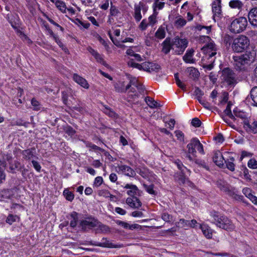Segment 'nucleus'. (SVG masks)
Instances as JSON below:
<instances>
[{"label":"nucleus","mask_w":257,"mask_h":257,"mask_svg":"<svg viewBox=\"0 0 257 257\" xmlns=\"http://www.w3.org/2000/svg\"><path fill=\"white\" fill-rule=\"evenodd\" d=\"M212 223L217 227L227 231H232L234 229V225L232 221L226 216L221 215L218 212L211 213Z\"/></svg>","instance_id":"1"},{"label":"nucleus","mask_w":257,"mask_h":257,"mask_svg":"<svg viewBox=\"0 0 257 257\" xmlns=\"http://www.w3.org/2000/svg\"><path fill=\"white\" fill-rule=\"evenodd\" d=\"M249 45V40L245 36L241 35L234 39L231 49L234 52L240 53L245 50Z\"/></svg>","instance_id":"2"},{"label":"nucleus","mask_w":257,"mask_h":257,"mask_svg":"<svg viewBox=\"0 0 257 257\" xmlns=\"http://www.w3.org/2000/svg\"><path fill=\"white\" fill-rule=\"evenodd\" d=\"M234 65L241 70V67L252 62L254 59V53L251 52H246L240 56H233Z\"/></svg>","instance_id":"3"},{"label":"nucleus","mask_w":257,"mask_h":257,"mask_svg":"<svg viewBox=\"0 0 257 257\" xmlns=\"http://www.w3.org/2000/svg\"><path fill=\"white\" fill-rule=\"evenodd\" d=\"M247 25V21L244 17H239L233 20L229 26V31L234 34L243 31Z\"/></svg>","instance_id":"4"},{"label":"nucleus","mask_w":257,"mask_h":257,"mask_svg":"<svg viewBox=\"0 0 257 257\" xmlns=\"http://www.w3.org/2000/svg\"><path fill=\"white\" fill-rule=\"evenodd\" d=\"M188 153L192 154L193 156H196V150L201 154H204V152L202 144L197 138H193L190 143L187 145Z\"/></svg>","instance_id":"5"},{"label":"nucleus","mask_w":257,"mask_h":257,"mask_svg":"<svg viewBox=\"0 0 257 257\" xmlns=\"http://www.w3.org/2000/svg\"><path fill=\"white\" fill-rule=\"evenodd\" d=\"M188 42L186 39H175L172 43V49L177 55H181L187 47Z\"/></svg>","instance_id":"6"},{"label":"nucleus","mask_w":257,"mask_h":257,"mask_svg":"<svg viewBox=\"0 0 257 257\" xmlns=\"http://www.w3.org/2000/svg\"><path fill=\"white\" fill-rule=\"evenodd\" d=\"M222 79L229 85H234L237 83L235 74L229 68H225L222 71Z\"/></svg>","instance_id":"7"},{"label":"nucleus","mask_w":257,"mask_h":257,"mask_svg":"<svg viewBox=\"0 0 257 257\" xmlns=\"http://www.w3.org/2000/svg\"><path fill=\"white\" fill-rule=\"evenodd\" d=\"M148 9V7L143 2H140L139 4L135 5L134 17L137 22H139L142 18L141 11H142L143 14H145Z\"/></svg>","instance_id":"8"},{"label":"nucleus","mask_w":257,"mask_h":257,"mask_svg":"<svg viewBox=\"0 0 257 257\" xmlns=\"http://www.w3.org/2000/svg\"><path fill=\"white\" fill-rule=\"evenodd\" d=\"M202 51L206 54L208 59H211L216 54L217 48L215 44L213 42H210L203 46Z\"/></svg>","instance_id":"9"},{"label":"nucleus","mask_w":257,"mask_h":257,"mask_svg":"<svg viewBox=\"0 0 257 257\" xmlns=\"http://www.w3.org/2000/svg\"><path fill=\"white\" fill-rule=\"evenodd\" d=\"M102 241H104L102 242H98L96 241H90V244L94 246H98L102 247H107V248H121L123 247L122 244H114L110 242L109 240L107 239L106 238H103L102 239Z\"/></svg>","instance_id":"10"},{"label":"nucleus","mask_w":257,"mask_h":257,"mask_svg":"<svg viewBox=\"0 0 257 257\" xmlns=\"http://www.w3.org/2000/svg\"><path fill=\"white\" fill-rule=\"evenodd\" d=\"M243 127L248 134H257V121L250 123L248 119H245L242 122Z\"/></svg>","instance_id":"11"},{"label":"nucleus","mask_w":257,"mask_h":257,"mask_svg":"<svg viewBox=\"0 0 257 257\" xmlns=\"http://www.w3.org/2000/svg\"><path fill=\"white\" fill-rule=\"evenodd\" d=\"M98 224V221L94 218L83 220L80 222V225L84 230L96 227Z\"/></svg>","instance_id":"12"},{"label":"nucleus","mask_w":257,"mask_h":257,"mask_svg":"<svg viewBox=\"0 0 257 257\" xmlns=\"http://www.w3.org/2000/svg\"><path fill=\"white\" fill-rule=\"evenodd\" d=\"M174 178L176 182L179 184H187L189 185L191 183L188 180V178L184 175L183 171L180 173H176L174 175Z\"/></svg>","instance_id":"13"},{"label":"nucleus","mask_w":257,"mask_h":257,"mask_svg":"<svg viewBox=\"0 0 257 257\" xmlns=\"http://www.w3.org/2000/svg\"><path fill=\"white\" fill-rule=\"evenodd\" d=\"M248 18L250 24L257 27V7L250 10L248 14Z\"/></svg>","instance_id":"14"},{"label":"nucleus","mask_w":257,"mask_h":257,"mask_svg":"<svg viewBox=\"0 0 257 257\" xmlns=\"http://www.w3.org/2000/svg\"><path fill=\"white\" fill-rule=\"evenodd\" d=\"M126 203L133 208H139L142 206V202L137 197H128Z\"/></svg>","instance_id":"15"},{"label":"nucleus","mask_w":257,"mask_h":257,"mask_svg":"<svg viewBox=\"0 0 257 257\" xmlns=\"http://www.w3.org/2000/svg\"><path fill=\"white\" fill-rule=\"evenodd\" d=\"M216 185L223 192H227L230 191V185L224 180L218 179L216 181Z\"/></svg>","instance_id":"16"},{"label":"nucleus","mask_w":257,"mask_h":257,"mask_svg":"<svg viewBox=\"0 0 257 257\" xmlns=\"http://www.w3.org/2000/svg\"><path fill=\"white\" fill-rule=\"evenodd\" d=\"M123 188L126 189H128L127 191V194L132 197H135L139 191L137 186L133 184H126L123 187Z\"/></svg>","instance_id":"17"},{"label":"nucleus","mask_w":257,"mask_h":257,"mask_svg":"<svg viewBox=\"0 0 257 257\" xmlns=\"http://www.w3.org/2000/svg\"><path fill=\"white\" fill-rule=\"evenodd\" d=\"M73 79L76 83L79 84L80 85H81L84 88H89V85L87 81L86 80V79H84V78H82V77L80 76L79 75L76 74H74L73 75Z\"/></svg>","instance_id":"18"},{"label":"nucleus","mask_w":257,"mask_h":257,"mask_svg":"<svg viewBox=\"0 0 257 257\" xmlns=\"http://www.w3.org/2000/svg\"><path fill=\"white\" fill-rule=\"evenodd\" d=\"M212 12L214 16L220 17L221 13V0H215L212 4Z\"/></svg>","instance_id":"19"},{"label":"nucleus","mask_w":257,"mask_h":257,"mask_svg":"<svg viewBox=\"0 0 257 257\" xmlns=\"http://www.w3.org/2000/svg\"><path fill=\"white\" fill-rule=\"evenodd\" d=\"M119 171L124 173L125 175L133 177L136 174L135 172L130 167L126 165H121L118 166Z\"/></svg>","instance_id":"20"},{"label":"nucleus","mask_w":257,"mask_h":257,"mask_svg":"<svg viewBox=\"0 0 257 257\" xmlns=\"http://www.w3.org/2000/svg\"><path fill=\"white\" fill-rule=\"evenodd\" d=\"M166 36V29L165 27L161 26L157 30L155 34L154 37H152V40H162L164 39Z\"/></svg>","instance_id":"21"},{"label":"nucleus","mask_w":257,"mask_h":257,"mask_svg":"<svg viewBox=\"0 0 257 257\" xmlns=\"http://www.w3.org/2000/svg\"><path fill=\"white\" fill-rule=\"evenodd\" d=\"M194 52V51L193 49L187 50L183 57V60L187 63H194L195 60L193 58Z\"/></svg>","instance_id":"22"},{"label":"nucleus","mask_w":257,"mask_h":257,"mask_svg":"<svg viewBox=\"0 0 257 257\" xmlns=\"http://www.w3.org/2000/svg\"><path fill=\"white\" fill-rule=\"evenodd\" d=\"M224 160L223 157L220 151H217L214 153L213 160L217 166H223Z\"/></svg>","instance_id":"23"},{"label":"nucleus","mask_w":257,"mask_h":257,"mask_svg":"<svg viewBox=\"0 0 257 257\" xmlns=\"http://www.w3.org/2000/svg\"><path fill=\"white\" fill-rule=\"evenodd\" d=\"M162 51L165 54H167L172 49V43H171V39L169 37L167 38L162 43Z\"/></svg>","instance_id":"24"},{"label":"nucleus","mask_w":257,"mask_h":257,"mask_svg":"<svg viewBox=\"0 0 257 257\" xmlns=\"http://www.w3.org/2000/svg\"><path fill=\"white\" fill-rule=\"evenodd\" d=\"M35 148H32L31 149L23 151L22 155L23 156V158L25 160H30L34 157V151H35Z\"/></svg>","instance_id":"25"},{"label":"nucleus","mask_w":257,"mask_h":257,"mask_svg":"<svg viewBox=\"0 0 257 257\" xmlns=\"http://www.w3.org/2000/svg\"><path fill=\"white\" fill-rule=\"evenodd\" d=\"M113 86L114 87L115 90L118 92H125L128 90L126 89V87H124V84L123 82L118 81L117 82H115L113 84Z\"/></svg>","instance_id":"26"},{"label":"nucleus","mask_w":257,"mask_h":257,"mask_svg":"<svg viewBox=\"0 0 257 257\" xmlns=\"http://www.w3.org/2000/svg\"><path fill=\"white\" fill-rule=\"evenodd\" d=\"M200 228L205 236L207 238H211L212 236V230L208 225L202 224L200 225Z\"/></svg>","instance_id":"27"},{"label":"nucleus","mask_w":257,"mask_h":257,"mask_svg":"<svg viewBox=\"0 0 257 257\" xmlns=\"http://www.w3.org/2000/svg\"><path fill=\"white\" fill-rule=\"evenodd\" d=\"M165 0H154L153 4L154 11L157 12L158 10H162L165 6Z\"/></svg>","instance_id":"28"},{"label":"nucleus","mask_w":257,"mask_h":257,"mask_svg":"<svg viewBox=\"0 0 257 257\" xmlns=\"http://www.w3.org/2000/svg\"><path fill=\"white\" fill-rule=\"evenodd\" d=\"M174 24L176 28H181L186 25V21L181 16H179L176 17Z\"/></svg>","instance_id":"29"},{"label":"nucleus","mask_w":257,"mask_h":257,"mask_svg":"<svg viewBox=\"0 0 257 257\" xmlns=\"http://www.w3.org/2000/svg\"><path fill=\"white\" fill-rule=\"evenodd\" d=\"M96 230L97 232H101L103 233H106L110 232V228L106 225L103 224L101 223L98 222Z\"/></svg>","instance_id":"30"},{"label":"nucleus","mask_w":257,"mask_h":257,"mask_svg":"<svg viewBox=\"0 0 257 257\" xmlns=\"http://www.w3.org/2000/svg\"><path fill=\"white\" fill-rule=\"evenodd\" d=\"M139 96L138 94L136 92L135 88L131 87L130 90L128 91V101H135L136 99Z\"/></svg>","instance_id":"31"},{"label":"nucleus","mask_w":257,"mask_h":257,"mask_svg":"<svg viewBox=\"0 0 257 257\" xmlns=\"http://www.w3.org/2000/svg\"><path fill=\"white\" fill-rule=\"evenodd\" d=\"M234 159L233 157H229L227 160L225 161L227 168L231 171H234L235 170V165L233 163Z\"/></svg>","instance_id":"32"},{"label":"nucleus","mask_w":257,"mask_h":257,"mask_svg":"<svg viewBox=\"0 0 257 257\" xmlns=\"http://www.w3.org/2000/svg\"><path fill=\"white\" fill-rule=\"evenodd\" d=\"M229 6L233 9H241L243 6L242 3L239 0H232L229 3Z\"/></svg>","instance_id":"33"},{"label":"nucleus","mask_w":257,"mask_h":257,"mask_svg":"<svg viewBox=\"0 0 257 257\" xmlns=\"http://www.w3.org/2000/svg\"><path fill=\"white\" fill-rule=\"evenodd\" d=\"M21 168V163L17 161H15L13 163H10V169L13 173L15 172V170H20Z\"/></svg>","instance_id":"34"},{"label":"nucleus","mask_w":257,"mask_h":257,"mask_svg":"<svg viewBox=\"0 0 257 257\" xmlns=\"http://www.w3.org/2000/svg\"><path fill=\"white\" fill-rule=\"evenodd\" d=\"M158 14V12L154 11L153 15L150 16L148 18V23L150 25L153 26L157 22V16Z\"/></svg>","instance_id":"35"},{"label":"nucleus","mask_w":257,"mask_h":257,"mask_svg":"<svg viewBox=\"0 0 257 257\" xmlns=\"http://www.w3.org/2000/svg\"><path fill=\"white\" fill-rule=\"evenodd\" d=\"M250 95L253 101V104L257 106V87H254L251 89Z\"/></svg>","instance_id":"36"},{"label":"nucleus","mask_w":257,"mask_h":257,"mask_svg":"<svg viewBox=\"0 0 257 257\" xmlns=\"http://www.w3.org/2000/svg\"><path fill=\"white\" fill-rule=\"evenodd\" d=\"M233 40V37L228 34H225L223 38V43L226 47L232 45Z\"/></svg>","instance_id":"37"},{"label":"nucleus","mask_w":257,"mask_h":257,"mask_svg":"<svg viewBox=\"0 0 257 257\" xmlns=\"http://www.w3.org/2000/svg\"><path fill=\"white\" fill-rule=\"evenodd\" d=\"M63 195L65 197L66 199L68 201H72L74 199V194L72 192L69 191L67 189L64 190Z\"/></svg>","instance_id":"38"},{"label":"nucleus","mask_w":257,"mask_h":257,"mask_svg":"<svg viewBox=\"0 0 257 257\" xmlns=\"http://www.w3.org/2000/svg\"><path fill=\"white\" fill-rule=\"evenodd\" d=\"M145 101L151 108H154L157 106V102L150 97L148 96L146 97Z\"/></svg>","instance_id":"39"},{"label":"nucleus","mask_w":257,"mask_h":257,"mask_svg":"<svg viewBox=\"0 0 257 257\" xmlns=\"http://www.w3.org/2000/svg\"><path fill=\"white\" fill-rule=\"evenodd\" d=\"M233 113L235 116L241 118L243 121L245 119H248L245 112L238 110L237 109L233 110Z\"/></svg>","instance_id":"40"},{"label":"nucleus","mask_w":257,"mask_h":257,"mask_svg":"<svg viewBox=\"0 0 257 257\" xmlns=\"http://www.w3.org/2000/svg\"><path fill=\"white\" fill-rule=\"evenodd\" d=\"M103 112L105 113L106 115H108L109 116L112 117V118H116L117 117V114L112 109H111L110 108L105 107L104 109H103Z\"/></svg>","instance_id":"41"},{"label":"nucleus","mask_w":257,"mask_h":257,"mask_svg":"<svg viewBox=\"0 0 257 257\" xmlns=\"http://www.w3.org/2000/svg\"><path fill=\"white\" fill-rule=\"evenodd\" d=\"M188 72L191 77L193 78H197L199 75V73L197 69L193 67H191L188 69Z\"/></svg>","instance_id":"42"},{"label":"nucleus","mask_w":257,"mask_h":257,"mask_svg":"<svg viewBox=\"0 0 257 257\" xmlns=\"http://www.w3.org/2000/svg\"><path fill=\"white\" fill-rule=\"evenodd\" d=\"M189 221L184 219H180L179 222L176 223V225L179 227H185L189 226Z\"/></svg>","instance_id":"43"},{"label":"nucleus","mask_w":257,"mask_h":257,"mask_svg":"<svg viewBox=\"0 0 257 257\" xmlns=\"http://www.w3.org/2000/svg\"><path fill=\"white\" fill-rule=\"evenodd\" d=\"M175 79L176 81V83L178 87H179L181 89L183 90H185L186 89V85L183 83L181 80L179 78L178 73L175 74Z\"/></svg>","instance_id":"44"},{"label":"nucleus","mask_w":257,"mask_h":257,"mask_svg":"<svg viewBox=\"0 0 257 257\" xmlns=\"http://www.w3.org/2000/svg\"><path fill=\"white\" fill-rule=\"evenodd\" d=\"M63 129L65 133L71 136L74 135L76 132L71 126L69 125L63 126Z\"/></svg>","instance_id":"45"},{"label":"nucleus","mask_w":257,"mask_h":257,"mask_svg":"<svg viewBox=\"0 0 257 257\" xmlns=\"http://www.w3.org/2000/svg\"><path fill=\"white\" fill-rule=\"evenodd\" d=\"M161 218L164 221L167 222H171L173 220V218L172 215L167 212L163 213L161 215Z\"/></svg>","instance_id":"46"},{"label":"nucleus","mask_w":257,"mask_h":257,"mask_svg":"<svg viewBox=\"0 0 257 257\" xmlns=\"http://www.w3.org/2000/svg\"><path fill=\"white\" fill-rule=\"evenodd\" d=\"M18 218V216L13 214H9L7 218L6 222L10 225L12 224L14 222L16 221V219Z\"/></svg>","instance_id":"47"},{"label":"nucleus","mask_w":257,"mask_h":257,"mask_svg":"<svg viewBox=\"0 0 257 257\" xmlns=\"http://www.w3.org/2000/svg\"><path fill=\"white\" fill-rule=\"evenodd\" d=\"M120 14V11L112 4L111 5L110 9V14L111 16H117Z\"/></svg>","instance_id":"48"},{"label":"nucleus","mask_w":257,"mask_h":257,"mask_svg":"<svg viewBox=\"0 0 257 257\" xmlns=\"http://www.w3.org/2000/svg\"><path fill=\"white\" fill-rule=\"evenodd\" d=\"M55 5L61 11H65L66 10V6L65 3L61 1H57Z\"/></svg>","instance_id":"49"},{"label":"nucleus","mask_w":257,"mask_h":257,"mask_svg":"<svg viewBox=\"0 0 257 257\" xmlns=\"http://www.w3.org/2000/svg\"><path fill=\"white\" fill-rule=\"evenodd\" d=\"M139 83V82L136 78H132L130 79V83L126 86V89L128 90L132 85L135 87Z\"/></svg>","instance_id":"50"},{"label":"nucleus","mask_w":257,"mask_h":257,"mask_svg":"<svg viewBox=\"0 0 257 257\" xmlns=\"http://www.w3.org/2000/svg\"><path fill=\"white\" fill-rule=\"evenodd\" d=\"M13 195L11 190L6 189L2 191V196L5 198H10Z\"/></svg>","instance_id":"51"},{"label":"nucleus","mask_w":257,"mask_h":257,"mask_svg":"<svg viewBox=\"0 0 257 257\" xmlns=\"http://www.w3.org/2000/svg\"><path fill=\"white\" fill-rule=\"evenodd\" d=\"M150 62H145L142 64H141V66L142 67H140V70H144L148 72H151L150 67Z\"/></svg>","instance_id":"52"},{"label":"nucleus","mask_w":257,"mask_h":257,"mask_svg":"<svg viewBox=\"0 0 257 257\" xmlns=\"http://www.w3.org/2000/svg\"><path fill=\"white\" fill-rule=\"evenodd\" d=\"M137 172L143 178H147L149 176L148 170L145 169H139Z\"/></svg>","instance_id":"53"},{"label":"nucleus","mask_w":257,"mask_h":257,"mask_svg":"<svg viewBox=\"0 0 257 257\" xmlns=\"http://www.w3.org/2000/svg\"><path fill=\"white\" fill-rule=\"evenodd\" d=\"M148 25H150L147 20L146 19H144L140 23L139 25V28L141 30L144 31L147 29Z\"/></svg>","instance_id":"54"},{"label":"nucleus","mask_w":257,"mask_h":257,"mask_svg":"<svg viewBox=\"0 0 257 257\" xmlns=\"http://www.w3.org/2000/svg\"><path fill=\"white\" fill-rule=\"evenodd\" d=\"M195 163L199 166L202 167L206 169V170H208L209 169L208 167L207 166L206 163L204 161L196 159L195 160Z\"/></svg>","instance_id":"55"},{"label":"nucleus","mask_w":257,"mask_h":257,"mask_svg":"<svg viewBox=\"0 0 257 257\" xmlns=\"http://www.w3.org/2000/svg\"><path fill=\"white\" fill-rule=\"evenodd\" d=\"M144 187L145 188L146 190L151 194H154L155 191L154 190V185H147L146 184H144Z\"/></svg>","instance_id":"56"},{"label":"nucleus","mask_w":257,"mask_h":257,"mask_svg":"<svg viewBox=\"0 0 257 257\" xmlns=\"http://www.w3.org/2000/svg\"><path fill=\"white\" fill-rule=\"evenodd\" d=\"M127 65L128 66L133 67V68H136L138 69H140V67H142L141 66V64L137 63L135 62L133 60H131L127 62Z\"/></svg>","instance_id":"57"},{"label":"nucleus","mask_w":257,"mask_h":257,"mask_svg":"<svg viewBox=\"0 0 257 257\" xmlns=\"http://www.w3.org/2000/svg\"><path fill=\"white\" fill-rule=\"evenodd\" d=\"M210 59V64H204L203 65V67L204 68L206 69L207 70H211L213 67V62L215 60V58H213V57Z\"/></svg>","instance_id":"58"},{"label":"nucleus","mask_w":257,"mask_h":257,"mask_svg":"<svg viewBox=\"0 0 257 257\" xmlns=\"http://www.w3.org/2000/svg\"><path fill=\"white\" fill-rule=\"evenodd\" d=\"M248 166L250 168L256 169L257 168V161L254 159H250L248 162Z\"/></svg>","instance_id":"59"},{"label":"nucleus","mask_w":257,"mask_h":257,"mask_svg":"<svg viewBox=\"0 0 257 257\" xmlns=\"http://www.w3.org/2000/svg\"><path fill=\"white\" fill-rule=\"evenodd\" d=\"M191 124L193 126L198 127L201 125V121L199 118L195 117L192 119Z\"/></svg>","instance_id":"60"},{"label":"nucleus","mask_w":257,"mask_h":257,"mask_svg":"<svg viewBox=\"0 0 257 257\" xmlns=\"http://www.w3.org/2000/svg\"><path fill=\"white\" fill-rule=\"evenodd\" d=\"M175 133L178 140L181 142H183L184 141V134L181 131H176Z\"/></svg>","instance_id":"61"},{"label":"nucleus","mask_w":257,"mask_h":257,"mask_svg":"<svg viewBox=\"0 0 257 257\" xmlns=\"http://www.w3.org/2000/svg\"><path fill=\"white\" fill-rule=\"evenodd\" d=\"M94 58H95V59L96 60V61L102 64V65H103L104 66L106 65L105 61L103 60L102 57L101 56V55L98 53L94 56Z\"/></svg>","instance_id":"62"},{"label":"nucleus","mask_w":257,"mask_h":257,"mask_svg":"<svg viewBox=\"0 0 257 257\" xmlns=\"http://www.w3.org/2000/svg\"><path fill=\"white\" fill-rule=\"evenodd\" d=\"M32 163L35 170L37 172H40L41 171V166L40 165L39 163L36 161L33 160L32 161Z\"/></svg>","instance_id":"63"},{"label":"nucleus","mask_w":257,"mask_h":257,"mask_svg":"<svg viewBox=\"0 0 257 257\" xmlns=\"http://www.w3.org/2000/svg\"><path fill=\"white\" fill-rule=\"evenodd\" d=\"M150 65H151L150 66V67L151 71H158L161 68L160 66L158 64L151 63Z\"/></svg>","instance_id":"64"}]
</instances>
